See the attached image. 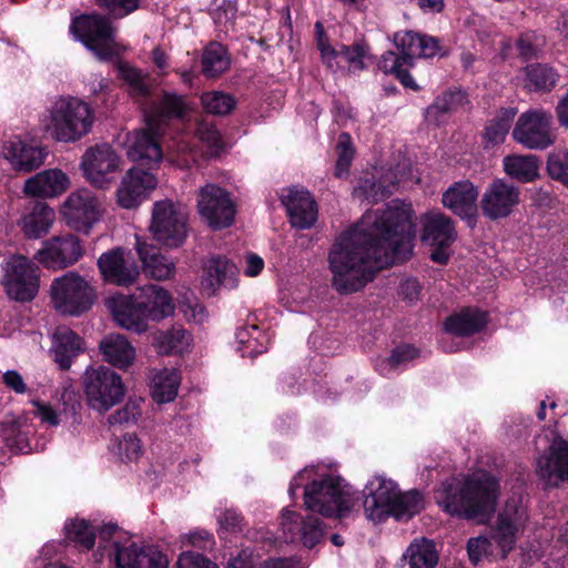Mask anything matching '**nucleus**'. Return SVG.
<instances>
[{
  "label": "nucleus",
  "mask_w": 568,
  "mask_h": 568,
  "mask_svg": "<svg viewBox=\"0 0 568 568\" xmlns=\"http://www.w3.org/2000/svg\"><path fill=\"white\" fill-rule=\"evenodd\" d=\"M504 169L509 176L520 182H530L538 175V159L536 155L506 156Z\"/></svg>",
  "instance_id": "nucleus-44"
},
{
  "label": "nucleus",
  "mask_w": 568,
  "mask_h": 568,
  "mask_svg": "<svg viewBox=\"0 0 568 568\" xmlns=\"http://www.w3.org/2000/svg\"><path fill=\"white\" fill-rule=\"evenodd\" d=\"M51 356L61 371H69L72 362L85 351L84 341L67 326H58L52 333Z\"/></svg>",
  "instance_id": "nucleus-27"
},
{
  "label": "nucleus",
  "mask_w": 568,
  "mask_h": 568,
  "mask_svg": "<svg viewBox=\"0 0 568 568\" xmlns=\"http://www.w3.org/2000/svg\"><path fill=\"white\" fill-rule=\"evenodd\" d=\"M281 526L287 541H300L307 548L317 545L325 534L323 523L317 517H301L292 510L283 511Z\"/></svg>",
  "instance_id": "nucleus-18"
},
{
  "label": "nucleus",
  "mask_w": 568,
  "mask_h": 568,
  "mask_svg": "<svg viewBox=\"0 0 568 568\" xmlns=\"http://www.w3.org/2000/svg\"><path fill=\"white\" fill-rule=\"evenodd\" d=\"M3 384L16 394H26L28 390V386L22 377V375L14 369L7 371L2 375Z\"/></svg>",
  "instance_id": "nucleus-64"
},
{
  "label": "nucleus",
  "mask_w": 568,
  "mask_h": 568,
  "mask_svg": "<svg viewBox=\"0 0 568 568\" xmlns=\"http://www.w3.org/2000/svg\"><path fill=\"white\" fill-rule=\"evenodd\" d=\"M197 210L209 226L214 230L230 226L235 216V205L229 192L212 183L199 190Z\"/></svg>",
  "instance_id": "nucleus-12"
},
{
  "label": "nucleus",
  "mask_w": 568,
  "mask_h": 568,
  "mask_svg": "<svg viewBox=\"0 0 568 568\" xmlns=\"http://www.w3.org/2000/svg\"><path fill=\"white\" fill-rule=\"evenodd\" d=\"M519 189L503 180H495L488 185L480 200L483 214L490 220L510 215L519 203Z\"/></svg>",
  "instance_id": "nucleus-17"
},
{
  "label": "nucleus",
  "mask_w": 568,
  "mask_h": 568,
  "mask_svg": "<svg viewBox=\"0 0 568 568\" xmlns=\"http://www.w3.org/2000/svg\"><path fill=\"white\" fill-rule=\"evenodd\" d=\"M83 255L81 241L74 235L55 236L43 243L38 261L48 268L61 270L73 265Z\"/></svg>",
  "instance_id": "nucleus-14"
},
{
  "label": "nucleus",
  "mask_w": 568,
  "mask_h": 568,
  "mask_svg": "<svg viewBox=\"0 0 568 568\" xmlns=\"http://www.w3.org/2000/svg\"><path fill=\"white\" fill-rule=\"evenodd\" d=\"M526 87L531 91L550 92L559 80V73L547 64H530L525 69Z\"/></svg>",
  "instance_id": "nucleus-42"
},
{
  "label": "nucleus",
  "mask_w": 568,
  "mask_h": 568,
  "mask_svg": "<svg viewBox=\"0 0 568 568\" xmlns=\"http://www.w3.org/2000/svg\"><path fill=\"white\" fill-rule=\"evenodd\" d=\"M69 186V178L59 169L38 173V196L53 197L63 193Z\"/></svg>",
  "instance_id": "nucleus-47"
},
{
  "label": "nucleus",
  "mask_w": 568,
  "mask_h": 568,
  "mask_svg": "<svg viewBox=\"0 0 568 568\" xmlns=\"http://www.w3.org/2000/svg\"><path fill=\"white\" fill-rule=\"evenodd\" d=\"M125 255L122 247H114L98 258L99 271L105 281L119 286H129L136 281L139 267Z\"/></svg>",
  "instance_id": "nucleus-23"
},
{
  "label": "nucleus",
  "mask_w": 568,
  "mask_h": 568,
  "mask_svg": "<svg viewBox=\"0 0 568 568\" xmlns=\"http://www.w3.org/2000/svg\"><path fill=\"white\" fill-rule=\"evenodd\" d=\"M150 232L168 247H179L187 236V210L181 202L161 200L153 204Z\"/></svg>",
  "instance_id": "nucleus-7"
},
{
  "label": "nucleus",
  "mask_w": 568,
  "mask_h": 568,
  "mask_svg": "<svg viewBox=\"0 0 568 568\" xmlns=\"http://www.w3.org/2000/svg\"><path fill=\"white\" fill-rule=\"evenodd\" d=\"M1 283L10 300L30 302L36 295V267L23 255H13L2 264Z\"/></svg>",
  "instance_id": "nucleus-11"
},
{
  "label": "nucleus",
  "mask_w": 568,
  "mask_h": 568,
  "mask_svg": "<svg viewBox=\"0 0 568 568\" xmlns=\"http://www.w3.org/2000/svg\"><path fill=\"white\" fill-rule=\"evenodd\" d=\"M394 43L400 51L405 64H412V60L420 55V34L413 31L396 32Z\"/></svg>",
  "instance_id": "nucleus-49"
},
{
  "label": "nucleus",
  "mask_w": 568,
  "mask_h": 568,
  "mask_svg": "<svg viewBox=\"0 0 568 568\" xmlns=\"http://www.w3.org/2000/svg\"><path fill=\"white\" fill-rule=\"evenodd\" d=\"M148 320L159 322L174 312V305L168 291L151 284L142 287L136 296Z\"/></svg>",
  "instance_id": "nucleus-33"
},
{
  "label": "nucleus",
  "mask_w": 568,
  "mask_h": 568,
  "mask_svg": "<svg viewBox=\"0 0 568 568\" xmlns=\"http://www.w3.org/2000/svg\"><path fill=\"white\" fill-rule=\"evenodd\" d=\"M237 267L225 257H211L203 267L201 286L209 295H212L221 286L234 287Z\"/></svg>",
  "instance_id": "nucleus-31"
},
{
  "label": "nucleus",
  "mask_w": 568,
  "mask_h": 568,
  "mask_svg": "<svg viewBox=\"0 0 568 568\" xmlns=\"http://www.w3.org/2000/svg\"><path fill=\"white\" fill-rule=\"evenodd\" d=\"M142 398H130L128 403L108 417L110 425H131L142 416Z\"/></svg>",
  "instance_id": "nucleus-51"
},
{
  "label": "nucleus",
  "mask_w": 568,
  "mask_h": 568,
  "mask_svg": "<svg viewBox=\"0 0 568 568\" xmlns=\"http://www.w3.org/2000/svg\"><path fill=\"white\" fill-rule=\"evenodd\" d=\"M102 359L119 368L128 369L136 357V351L129 339L121 334L111 333L105 335L99 343Z\"/></svg>",
  "instance_id": "nucleus-30"
},
{
  "label": "nucleus",
  "mask_w": 568,
  "mask_h": 568,
  "mask_svg": "<svg viewBox=\"0 0 568 568\" xmlns=\"http://www.w3.org/2000/svg\"><path fill=\"white\" fill-rule=\"evenodd\" d=\"M537 475L547 487H557L568 481V443L562 438H555L547 455L537 459Z\"/></svg>",
  "instance_id": "nucleus-19"
},
{
  "label": "nucleus",
  "mask_w": 568,
  "mask_h": 568,
  "mask_svg": "<svg viewBox=\"0 0 568 568\" xmlns=\"http://www.w3.org/2000/svg\"><path fill=\"white\" fill-rule=\"evenodd\" d=\"M201 102L205 111L214 115H226L235 106L234 98L221 91L203 93Z\"/></svg>",
  "instance_id": "nucleus-50"
},
{
  "label": "nucleus",
  "mask_w": 568,
  "mask_h": 568,
  "mask_svg": "<svg viewBox=\"0 0 568 568\" xmlns=\"http://www.w3.org/2000/svg\"><path fill=\"white\" fill-rule=\"evenodd\" d=\"M67 538L83 549L89 550L93 548L95 541V532L92 526H90L83 519L70 520L65 524Z\"/></svg>",
  "instance_id": "nucleus-48"
},
{
  "label": "nucleus",
  "mask_w": 568,
  "mask_h": 568,
  "mask_svg": "<svg viewBox=\"0 0 568 568\" xmlns=\"http://www.w3.org/2000/svg\"><path fill=\"white\" fill-rule=\"evenodd\" d=\"M478 191L470 181H459L450 185L442 197L443 205L462 219L473 217L477 211Z\"/></svg>",
  "instance_id": "nucleus-28"
},
{
  "label": "nucleus",
  "mask_w": 568,
  "mask_h": 568,
  "mask_svg": "<svg viewBox=\"0 0 568 568\" xmlns=\"http://www.w3.org/2000/svg\"><path fill=\"white\" fill-rule=\"evenodd\" d=\"M120 159L108 144L89 148L81 162L87 180L98 187L109 183L108 174L119 170Z\"/></svg>",
  "instance_id": "nucleus-16"
},
{
  "label": "nucleus",
  "mask_w": 568,
  "mask_h": 568,
  "mask_svg": "<svg viewBox=\"0 0 568 568\" xmlns=\"http://www.w3.org/2000/svg\"><path fill=\"white\" fill-rule=\"evenodd\" d=\"M513 139L528 150H546L556 140L552 132V114L536 108L523 112L513 129Z\"/></svg>",
  "instance_id": "nucleus-9"
},
{
  "label": "nucleus",
  "mask_w": 568,
  "mask_h": 568,
  "mask_svg": "<svg viewBox=\"0 0 568 568\" xmlns=\"http://www.w3.org/2000/svg\"><path fill=\"white\" fill-rule=\"evenodd\" d=\"M515 114L513 108L501 109L485 128L484 139L486 142L491 145L503 143L509 132Z\"/></svg>",
  "instance_id": "nucleus-46"
},
{
  "label": "nucleus",
  "mask_w": 568,
  "mask_h": 568,
  "mask_svg": "<svg viewBox=\"0 0 568 568\" xmlns=\"http://www.w3.org/2000/svg\"><path fill=\"white\" fill-rule=\"evenodd\" d=\"M164 130L146 120V126L134 132L128 149L132 161H145L150 166L159 164L163 159L160 138Z\"/></svg>",
  "instance_id": "nucleus-24"
},
{
  "label": "nucleus",
  "mask_w": 568,
  "mask_h": 568,
  "mask_svg": "<svg viewBox=\"0 0 568 568\" xmlns=\"http://www.w3.org/2000/svg\"><path fill=\"white\" fill-rule=\"evenodd\" d=\"M227 568H288V566L284 559L257 562L252 556L240 555L229 562Z\"/></svg>",
  "instance_id": "nucleus-55"
},
{
  "label": "nucleus",
  "mask_w": 568,
  "mask_h": 568,
  "mask_svg": "<svg viewBox=\"0 0 568 568\" xmlns=\"http://www.w3.org/2000/svg\"><path fill=\"white\" fill-rule=\"evenodd\" d=\"M83 389L89 406L101 413L116 405L125 393L121 377L104 366L90 367L85 371Z\"/></svg>",
  "instance_id": "nucleus-8"
},
{
  "label": "nucleus",
  "mask_w": 568,
  "mask_h": 568,
  "mask_svg": "<svg viewBox=\"0 0 568 568\" xmlns=\"http://www.w3.org/2000/svg\"><path fill=\"white\" fill-rule=\"evenodd\" d=\"M221 530L224 532L236 534L243 530L244 519L234 510H225L219 518Z\"/></svg>",
  "instance_id": "nucleus-60"
},
{
  "label": "nucleus",
  "mask_w": 568,
  "mask_h": 568,
  "mask_svg": "<svg viewBox=\"0 0 568 568\" xmlns=\"http://www.w3.org/2000/svg\"><path fill=\"white\" fill-rule=\"evenodd\" d=\"M114 559L118 568H168V558L155 547H120L114 542Z\"/></svg>",
  "instance_id": "nucleus-26"
},
{
  "label": "nucleus",
  "mask_w": 568,
  "mask_h": 568,
  "mask_svg": "<svg viewBox=\"0 0 568 568\" xmlns=\"http://www.w3.org/2000/svg\"><path fill=\"white\" fill-rule=\"evenodd\" d=\"M281 202L286 207L294 227L305 230L312 227L316 222V203L307 190L298 186L283 189Z\"/></svg>",
  "instance_id": "nucleus-21"
},
{
  "label": "nucleus",
  "mask_w": 568,
  "mask_h": 568,
  "mask_svg": "<svg viewBox=\"0 0 568 568\" xmlns=\"http://www.w3.org/2000/svg\"><path fill=\"white\" fill-rule=\"evenodd\" d=\"M403 559L408 568H435L438 564V554L435 544L426 538L415 539L406 549Z\"/></svg>",
  "instance_id": "nucleus-39"
},
{
  "label": "nucleus",
  "mask_w": 568,
  "mask_h": 568,
  "mask_svg": "<svg viewBox=\"0 0 568 568\" xmlns=\"http://www.w3.org/2000/svg\"><path fill=\"white\" fill-rule=\"evenodd\" d=\"M95 290L79 273L70 271L52 281L50 302L64 316H80L87 313L95 301Z\"/></svg>",
  "instance_id": "nucleus-5"
},
{
  "label": "nucleus",
  "mask_w": 568,
  "mask_h": 568,
  "mask_svg": "<svg viewBox=\"0 0 568 568\" xmlns=\"http://www.w3.org/2000/svg\"><path fill=\"white\" fill-rule=\"evenodd\" d=\"M527 521V510L518 500L507 501L504 510L498 515L494 540L500 547L503 557L513 549L516 541L517 531L525 526Z\"/></svg>",
  "instance_id": "nucleus-22"
},
{
  "label": "nucleus",
  "mask_w": 568,
  "mask_h": 568,
  "mask_svg": "<svg viewBox=\"0 0 568 568\" xmlns=\"http://www.w3.org/2000/svg\"><path fill=\"white\" fill-rule=\"evenodd\" d=\"M3 154L17 171L30 172L33 170L36 148L32 141L26 142L21 139H12L6 143Z\"/></svg>",
  "instance_id": "nucleus-40"
},
{
  "label": "nucleus",
  "mask_w": 568,
  "mask_h": 568,
  "mask_svg": "<svg viewBox=\"0 0 568 568\" xmlns=\"http://www.w3.org/2000/svg\"><path fill=\"white\" fill-rule=\"evenodd\" d=\"M180 375L175 369H162L152 379V397L156 403L172 402L178 395Z\"/></svg>",
  "instance_id": "nucleus-43"
},
{
  "label": "nucleus",
  "mask_w": 568,
  "mask_h": 568,
  "mask_svg": "<svg viewBox=\"0 0 568 568\" xmlns=\"http://www.w3.org/2000/svg\"><path fill=\"white\" fill-rule=\"evenodd\" d=\"M136 251L143 263L144 273L158 281L170 278L175 270L172 261L161 254L160 250L153 244L141 242L136 239Z\"/></svg>",
  "instance_id": "nucleus-34"
},
{
  "label": "nucleus",
  "mask_w": 568,
  "mask_h": 568,
  "mask_svg": "<svg viewBox=\"0 0 568 568\" xmlns=\"http://www.w3.org/2000/svg\"><path fill=\"white\" fill-rule=\"evenodd\" d=\"M119 453L128 460H136L142 455V445L134 434H125L119 443Z\"/></svg>",
  "instance_id": "nucleus-57"
},
{
  "label": "nucleus",
  "mask_w": 568,
  "mask_h": 568,
  "mask_svg": "<svg viewBox=\"0 0 568 568\" xmlns=\"http://www.w3.org/2000/svg\"><path fill=\"white\" fill-rule=\"evenodd\" d=\"M486 322V313L467 308L449 316L445 322V329L457 336H467L480 331Z\"/></svg>",
  "instance_id": "nucleus-38"
},
{
  "label": "nucleus",
  "mask_w": 568,
  "mask_h": 568,
  "mask_svg": "<svg viewBox=\"0 0 568 568\" xmlns=\"http://www.w3.org/2000/svg\"><path fill=\"white\" fill-rule=\"evenodd\" d=\"M197 135L201 141L209 145L213 155H217L223 149L222 136L213 125L204 123L200 124L197 128Z\"/></svg>",
  "instance_id": "nucleus-56"
},
{
  "label": "nucleus",
  "mask_w": 568,
  "mask_h": 568,
  "mask_svg": "<svg viewBox=\"0 0 568 568\" xmlns=\"http://www.w3.org/2000/svg\"><path fill=\"white\" fill-rule=\"evenodd\" d=\"M320 50L329 67L335 60L336 64H346L348 70L353 72L365 68L364 59L367 57V51L363 44L341 45L339 49H333L328 44L320 43Z\"/></svg>",
  "instance_id": "nucleus-36"
},
{
  "label": "nucleus",
  "mask_w": 568,
  "mask_h": 568,
  "mask_svg": "<svg viewBox=\"0 0 568 568\" xmlns=\"http://www.w3.org/2000/svg\"><path fill=\"white\" fill-rule=\"evenodd\" d=\"M176 568H217V566L201 554L184 551L179 557Z\"/></svg>",
  "instance_id": "nucleus-58"
},
{
  "label": "nucleus",
  "mask_w": 568,
  "mask_h": 568,
  "mask_svg": "<svg viewBox=\"0 0 568 568\" xmlns=\"http://www.w3.org/2000/svg\"><path fill=\"white\" fill-rule=\"evenodd\" d=\"M94 115L90 105L80 99L59 98L43 118V130L54 141L74 143L87 135Z\"/></svg>",
  "instance_id": "nucleus-4"
},
{
  "label": "nucleus",
  "mask_w": 568,
  "mask_h": 568,
  "mask_svg": "<svg viewBox=\"0 0 568 568\" xmlns=\"http://www.w3.org/2000/svg\"><path fill=\"white\" fill-rule=\"evenodd\" d=\"M191 335L180 325L153 334L152 345L159 354H181L190 346Z\"/></svg>",
  "instance_id": "nucleus-37"
},
{
  "label": "nucleus",
  "mask_w": 568,
  "mask_h": 568,
  "mask_svg": "<svg viewBox=\"0 0 568 568\" xmlns=\"http://www.w3.org/2000/svg\"><path fill=\"white\" fill-rule=\"evenodd\" d=\"M97 4L106 11L109 17L99 13L75 18L70 30L101 61L119 57L125 47L115 40V28L110 18L122 19L140 7V0H95Z\"/></svg>",
  "instance_id": "nucleus-3"
},
{
  "label": "nucleus",
  "mask_w": 568,
  "mask_h": 568,
  "mask_svg": "<svg viewBox=\"0 0 568 568\" xmlns=\"http://www.w3.org/2000/svg\"><path fill=\"white\" fill-rule=\"evenodd\" d=\"M116 70L119 77L129 87L130 95L144 109L153 90L149 75L122 61H118Z\"/></svg>",
  "instance_id": "nucleus-35"
},
{
  "label": "nucleus",
  "mask_w": 568,
  "mask_h": 568,
  "mask_svg": "<svg viewBox=\"0 0 568 568\" xmlns=\"http://www.w3.org/2000/svg\"><path fill=\"white\" fill-rule=\"evenodd\" d=\"M184 546H192L202 550L211 549L214 545L212 536L207 531H195L185 536L182 540Z\"/></svg>",
  "instance_id": "nucleus-63"
},
{
  "label": "nucleus",
  "mask_w": 568,
  "mask_h": 568,
  "mask_svg": "<svg viewBox=\"0 0 568 568\" xmlns=\"http://www.w3.org/2000/svg\"><path fill=\"white\" fill-rule=\"evenodd\" d=\"M62 409L55 410L50 405L38 403V417L49 426H58L63 419L78 422L81 403L78 394L72 389L71 382H65L62 387Z\"/></svg>",
  "instance_id": "nucleus-32"
},
{
  "label": "nucleus",
  "mask_w": 568,
  "mask_h": 568,
  "mask_svg": "<svg viewBox=\"0 0 568 568\" xmlns=\"http://www.w3.org/2000/svg\"><path fill=\"white\" fill-rule=\"evenodd\" d=\"M181 310L189 322L196 324H202L207 316L204 306L196 298H185L181 304Z\"/></svg>",
  "instance_id": "nucleus-59"
},
{
  "label": "nucleus",
  "mask_w": 568,
  "mask_h": 568,
  "mask_svg": "<svg viewBox=\"0 0 568 568\" xmlns=\"http://www.w3.org/2000/svg\"><path fill=\"white\" fill-rule=\"evenodd\" d=\"M516 45H517L518 53L524 59H531L536 55V53L538 51L539 42H538L536 34L525 33L518 38Z\"/></svg>",
  "instance_id": "nucleus-62"
},
{
  "label": "nucleus",
  "mask_w": 568,
  "mask_h": 568,
  "mask_svg": "<svg viewBox=\"0 0 568 568\" xmlns=\"http://www.w3.org/2000/svg\"><path fill=\"white\" fill-rule=\"evenodd\" d=\"M497 480L487 474L450 478L435 491L438 506L452 516L483 521L495 511Z\"/></svg>",
  "instance_id": "nucleus-2"
},
{
  "label": "nucleus",
  "mask_w": 568,
  "mask_h": 568,
  "mask_svg": "<svg viewBox=\"0 0 568 568\" xmlns=\"http://www.w3.org/2000/svg\"><path fill=\"white\" fill-rule=\"evenodd\" d=\"M145 120L164 130L166 122L173 118H182L186 111V103L182 95L173 92H163L156 100L145 105Z\"/></svg>",
  "instance_id": "nucleus-29"
},
{
  "label": "nucleus",
  "mask_w": 568,
  "mask_h": 568,
  "mask_svg": "<svg viewBox=\"0 0 568 568\" xmlns=\"http://www.w3.org/2000/svg\"><path fill=\"white\" fill-rule=\"evenodd\" d=\"M414 236L410 205L394 202L384 211H367L328 252L332 287L342 295L361 291L378 270L410 256Z\"/></svg>",
  "instance_id": "nucleus-1"
},
{
  "label": "nucleus",
  "mask_w": 568,
  "mask_h": 568,
  "mask_svg": "<svg viewBox=\"0 0 568 568\" xmlns=\"http://www.w3.org/2000/svg\"><path fill=\"white\" fill-rule=\"evenodd\" d=\"M457 232L453 220L442 212H428L423 216V234L424 242L434 248L430 252V260L438 264H446L449 254V247L456 240Z\"/></svg>",
  "instance_id": "nucleus-13"
},
{
  "label": "nucleus",
  "mask_w": 568,
  "mask_h": 568,
  "mask_svg": "<svg viewBox=\"0 0 568 568\" xmlns=\"http://www.w3.org/2000/svg\"><path fill=\"white\" fill-rule=\"evenodd\" d=\"M547 171L551 179L568 186V150L557 149L548 155Z\"/></svg>",
  "instance_id": "nucleus-52"
},
{
  "label": "nucleus",
  "mask_w": 568,
  "mask_h": 568,
  "mask_svg": "<svg viewBox=\"0 0 568 568\" xmlns=\"http://www.w3.org/2000/svg\"><path fill=\"white\" fill-rule=\"evenodd\" d=\"M114 322L128 331L143 333L148 329V317L136 296L119 295L109 301Z\"/></svg>",
  "instance_id": "nucleus-25"
},
{
  "label": "nucleus",
  "mask_w": 568,
  "mask_h": 568,
  "mask_svg": "<svg viewBox=\"0 0 568 568\" xmlns=\"http://www.w3.org/2000/svg\"><path fill=\"white\" fill-rule=\"evenodd\" d=\"M158 185V179L140 168L130 169L116 191L118 204L126 210L138 207Z\"/></svg>",
  "instance_id": "nucleus-15"
},
{
  "label": "nucleus",
  "mask_w": 568,
  "mask_h": 568,
  "mask_svg": "<svg viewBox=\"0 0 568 568\" xmlns=\"http://www.w3.org/2000/svg\"><path fill=\"white\" fill-rule=\"evenodd\" d=\"M397 493V486L393 480L375 476L365 486L364 510L372 521H382L389 516V506Z\"/></svg>",
  "instance_id": "nucleus-20"
},
{
  "label": "nucleus",
  "mask_w": 568,
  "mask_h": 568,
  "mask_svg": "<svg viewBox=\"0 0 568 568\" xmlns=\"http://www.w3.org/2000/svg\"><path fill=\"white\" fill-rule=\"evenodd\" d=\"M397 181H390L386 178H382L379 181H375L372 190H367L364 197L371 202H378L392 193V189L397 184Z\"/></svg>",
  "instance_id": "nucleus-61"
},
{
  "label": "nucleus",
  "mask_w": 568,
  "mask_h": 568,
  "mask_svg": "<svg viewBox=\"0 0 568 568\" xmlns=\"http://www.w3.org/2000/svg\"><path fill=\"white\" fill-rule=\"evenodd\" d=\"M353 503L352 494L339 477L315 479L304 488L306 509L324 517H343L351 510Z\"/></svg>",
  "instance_id": "nucleus-6"
},
{
  "label": "nucleus",
  "mask_w": 568,
  "mask_h": 568,
  "mask_svg": "<svg viewBox=\"0 0 568 568\" xmlns=\"http://www.w3.org/2000/svg\"><path fill=\"white\" fill-rule=\"evenodd\" d=\"M336 150L337 161L335 166V175L337 178H342L347 174L354 155L349 134H339Z\"/></svg>",
  "instance_id": "nucleus-53"
},
{
  "label": "nucleus",
  "mask_w": 568,
  "mask_h": 568,
  "mask_svg": "<svg viewBox=\"0 0 568 568\" xmlns=\"http://www.w3.org/2000/svg\"><path fill=\"white\" fill-rule=\"evenodd\" d=\"M226 49L217 42L209 43L202 54V72L206 78H217L230 67Z\"/></svg>",
  "instance_id": "nucleus-41"
},
{
  "label": "nucleus",
  "mask_w": 568,
  "mask_h": 568,
  "mask_svg": "<svg viewBox=\"0 0 568 568\" xmlns=\"http://www.w3.org/2000/svg\"><path fill=\"white\" fill-rule=\"evenodd\" d=\"M61 215L71 229L89 234L102 215L101 202L92 191L79 189L67 196Z\"/></svg>",
  "instance_id": "nucleus-10"
},
{
  "label": "nucleus",
  "mask_w": 568,
  "mask_h": 568,
  "mask_svg": "<svg viewBox=\"0 0 568 568\" xmlns=\"http://www.w3.org/2000/svg\"><path fill=\"white\" fill-rule=\"evenodd\" d=\"M465 93L462 91H449L437 97L434 103L428 108L429 114H442L454 111L465 101Z\"/></svg>",
  "instance_id": "nucleus-54"
},
{
  "label": "nucleus",
  "mask_w": 568,
  "mask_h": 568,
  "mask_svg": "<svg viewBox=\"0 0 568 568\" xmlns=\"http://www.w3.org/2000/svg\"><path fill=\"white\" fill-rule=\"evenodd\" d=\"M389 508V516L395 517L397 520L407 519L424 508V498L417 490L407 493H399L397 490Z\"/></svg>",
  "instance_id": "nucleus-45"
}]
</instances>
